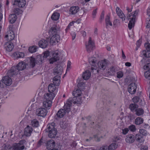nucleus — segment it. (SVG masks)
Instances as JSON below:
<instances>
[{
    "label": "nucleus",
    "instance_id": "bf43d9fd",
    "mask_svg": "<svg viewBox=\"0 0 150 150\" xmlns=\"http://www.w3.org/2000/svg\"><path fill=\"white\" fill-rule=\"evenodd\" d=\"M144 46L146 50L150 51V44L149 43H146L145 44Z\"/></svg>",
    "mask_w": 150,
    "mask_h": 150
},
{
    "label": "nucleus",
    "instance_id": "e2e57ef3",
    "mask_svg": "<svg viewBox=\"0 0 150 150\" xmlns=\"http://www.w3.org/2000/svg\"><path fill=\"white\" fill-rule=\"evenodd\" d=\"M43 143V139L42 138L41 139L39 140V141L38 142L37 144V146L38 147H39L41 146V145Z\"/></svg>",
    "mask_w": 150,
    "mask_h": 150
},
{
    "label": "nucleus",
    "instance_id": "9d476101",
    "mask_svg": "<svg viewBox=\"0 0 150 150\" xmlns=\"http://www.w3.org/2000/svg\"><path fill=\"white\" fill-rule=\"evenodd\" d=\"M12 3L13 5L23 7L25 4V0H12Z\"/></svg>",
    "mask_w": 150,
    "mask_h": 150
},
{
    "label": "nucleus",
    "instance_id": "69168bd1",
    "mask_svg": "<svg viewBox=\"0 0 150 150\" xmlns=\"http://www.w3.org/2000/svg\"><path fill=\"white\" fill-rule=\"evenodd\" d=\"M71 62L70 61H68L67 62V69H69L70 68L71 66Z\"/></svg>",
    "mask_w": 150,
    "mask_h": 150
},
{
    "label": "nucleus",
    "instance_id": "f3484780",
    "mask_svg": "<svg viewBox=\"0 0 150 150\" xmlns=\"http://www.w3.org/2000/svg\"><path fill=\"white\" fill-rule=\"evenodd\" d=\"M2 82L7 86L10 85L12 82L11 79L8 76H4L2 79Z\"/></svg>",
    "mask_w": 150,
    "mask_h": 150
},
{
    "label": "nucleus",
    "instance_id": "4468645a",
    "mask_svg": "<svg viewBox=\"0 0 150 150\" xmlns=\"http://www.w3.org/2000/svg\"><path fill=\"white\" fill-rule=\"evenodd\" d=\"M135 140V136L132 134L127 135L125 139V142L128 144H132L134 142Z\"/></svg>",
    "mask_w": 150,
    "mask_h": 150
},
{
    "label": "nucleus",
    "instance_id": "c03bdc74",
    "mask_svg": "<svg viewBox=\"0 0 150 150\" xmlns=\"http://www.w3.org/2000/svg\"><path fill=\"white\" fill-rule=\"evenodd\" d=\"M38 48V47H37L36 46L30 47L29 48V51L30 52L32 53H34L36 52Z\"/></svg>",
    "mask_w": 150,
    "mask_h": 150
},
{
    "label": "nucleus",
    "instance_id": "0eeeda50",
    "mask_svg": "<svg viewBox=\"0 0 150 150\" xmlns=\"http://www.w3.org/2000/svg\"><path fill=\"white\" fill-rule=\"evenodd\" d=\"M86 50L88 52H91L95 47L94 43L92 40L91 38L89 37L88 43L86 44Z\"/></svg>",
    "mask_w": 150,
    "mask_h": 150
},
{
    "label": "nucleus",
    "instance_id": "f8f14e48",
    "mask_svg": "<svg viewBox=\"0 0 150 150\" xmlns=\"http://www.w3.org/2000/svg\"><path fill=\"white\" fill-rule=\"evenodd\" d=\"M137 87L135 83H132L130 84L128 87V91L131 94L135 93L136 92Z\"/></svg>",
    "mask_w": 150,
    "mask_h": 150
},
{
    "label": "nucleus",
    "instance_id": "c9c22d12",
    "mask_svg": "<svg viewBox=\"0 0 150 150\" xmlns=\"http://www.w3.org/2000/svg\"><path fill=\"white\" fill-rule=\"evenodd\" d=\"M17 19V16L15 14H12L10 15L9 18V22L11 23H14Z\"/></svg>",
    "mask_w": 150,
    "mask_h": 150
},
{
    "label": "nucleus",
    "instance_id": "9b49d317",
    "mask_svg": "<svg viewBox=\"0 0 150 150\" xmlns=\"http://www.w3.org/2000/svg\"><path fill=\"white\" fill-rule=\"evenodd\" d=\"M51 37L50 39V43L52 45H54L58 43L60 40V37L59 35H55L50 36Z\"/></svg>",
    "mask_w": 150,
    "mask_h": 150
},
{
    "label": "nucleus",
    "instance_id": "37998d69",
    "mask_svg": "<svg viewBox=\"0 0 150 150\" xmlns=\"http://www.w3.org/2000/svg\"><path fill=\"white\" fill-rule=\"evenodd\" d=\"M59 18V13H54L51 16V19L54 20H57Z\"/></svg>",
    "mask_w": 150,
    "mask_h": 150
},
{
    "label": "nucleus",
    "instance_id": "4d7b16f0",
    "mask_svg": "<svg viewBox=\"0 0 150 150\" xmlns=\"http://www.w3.org/2000/svg\"><path fill=\"white\" fill-rule=\"evenodd\" d=\"M117 77L118 78H120L123 76V73L122 71H119L117 73Z\"/></svg>",
    "mask_w": 150,
    "mask_h": 150
},
{
    "label": "nucleus",
    "instance_id": "f704fd0d",
    "mask_svg": "<svg viewBox=\"0 0 150 150\" xmlns=\"http://www.w3.org/2000/svg\"><path fill=\"white\" fill-rule=\"evenodd\" d=\"M56 85L53 83H50L48 86V92L51 93H54V91L56 89Z\"/></svg>",
    "mask_w": 150,
    "mask_h": 150
},
{
    "label": "nucleus",
    "instance_id": "b1692460",
    "mask_svg": "<svg viewBox=\"0 0 150 150\" xmlns=\"http://www.w3.org/2000/svg\"><path fill=\"white\" fill-rule=\"evenodd\" d=\"M55 146V142L54 140L51 139L48 141L46 144L47 148L48 149H51L54 148Z\"/></svg>",
    "mask_w": 150,
    "mask_h": 150
},
{
    "label": "nucleus",
    "instance_id": "ea45409f",
    "mask_svg": "<svg viewBox=\"0 0 150 150\" xmlns=\"http://www.w3.org/2000/svg\"><path fill=\"white\" fill-rule=\"evenodd\" d=\"M144 121L143 119L140 117H138L135 120V122L136 125H139L142 124Z\"/></svg>",
    "mask_w": 150,
    "mask_h": 150
},
{
    "label": "nucleus",
    "instance_id": "c756f323",
    "mask_svg": "<svg viewBox=\"0 0 150 150\" xmlns=\"http://www.w3.org/2000/svg\"><path fill=\"white\" fill-rule=\"evenodd\" d=\"M62 67L59 66L58 67L57 66L54 68L53 73L54 75H57V74H58L59 76L62 74Z\"/></svg>",
    "mask_w": 150,
    "mask_h": 150
},
{
    "label": "nucleus",
    "instance_id": "423d86ee",
    "mask_svg": "<svg viewBox=\"0 0 150 150\" xmlns=\"http://www.w3.org/2000/svg\"><path fill=\"white\" fill-rule=\"evenodd\" d=\"M51 53L52 54V57L49 59L50 64H53L59 59V53L57 50L52 51Z\"/></svg>",
    "mask_w": 150,
    "mask_h": 150
},
{
    "label": "nucleus",
    "instance_id": "a878e982",
    "mask_svg": "<svg viewBox=\"0 0 150 150\" xmlns=\"http://www.w3.org/2000/svg\"><path fill=\"white\" fill-rule=\"evenodd\" d=\"M27 64L23 62H19L17 66V68L19 71L25 69L26 67Z\"/></svg>",
    "mask_w": 150,
    "mask_h": 150
},
{
    "label": "nucleus",
    "instance_id": "7ed1b4c3",
    "mask_svg": "<svg viewBox=\"0 0 150 150\" xmlns=\"http://www.w3.org/2000/svg\"><path fill=\"white\" fill-rule=\"evenodd\" d=\"M89 62L91 65V72L96 74L98 72V70L97 69V67H96V64L97 59L95 57H91L89 58Z\"/></svg>",
    "mask_w": 150,
    "mask_h": 150
},
{
    "label": "nucleus",
    "instance_id": "2eb2a0df",
    "mask_svg": "<svg viewBox=\"0 0 150 150\" xmlns=\"http://www.w3.org/2000/svg\"><path fill=\"white\" fill-rule=\"evenodd\" d=\"M19 71L17 68L16 67H12L11 69L9 70L7 73L8 75L11 76L13 75H16Z\"/></svg>",
    "mask_w": 150,
    "mask_h": 150
},
{
    "label": "nucleus",
    "instance_id": "7c9ffc66",
    "mask_svg": "<svg viewBox=\"0 0 150 150\" xmlns=\"http://www.w3.org/2000/svg\"><path fill=\"white\" fill-rule=\"evenodd\" d=\"M105 25L106 28H107L108 26H112V24L110 20V16L109 15H107L106 16L105 18Z\"/></svg>",
    "mask_w": 150,
    "mask_h": 150
},
{
    "label": "nucleus",
    "instance_id": "412c9836",
    "mask_svg": "<svg viewBox=\"0 0 150 150\" xmlns=\"http://www.w3.org/2000/svg\"><path fill=\"white\" fill-rule=\"evenodd\" d=\"M33 129L32 127L29 125L27 126L25 129L24 134L27 137H29L30 136L33 131Z\"/></svg>",
    "mask_w": 150,
    "mask_h": 150
},
{
    "label": "nucleus",
    "instance_id": "f257e3e1",
    "mask_svg": "<svg viewBox=\"0 0 150 150\" xmlns=\"http://www.w3.org/2000/svg\"><path fill=\"white\" fill-rule=\"evenodd\" d=\"M138 12L137 11H135L129 14L127 17L128 20L130 19L128 24L129 29L131 30L134 25L136 16L137 15Z\"/></svg>",
    "mask_w": 150,
    "mask_h": 150
},
{
    "label": "nucleus",
    "instance_id": "864d4df0",
    "mask_svg": "<svg viewBox=\"0 0 150 150\" xmlns=\"http://www.w3.org/2000/svg\"><path fill=\"white\" fill-rule=\"evenodd\" d=\"M105 13L104 11H102L101 14L100 15L99 21L100 22H101L104 19V16Z\"/></svg>",
    "mask_w": 150,
    "mask_h": 150
},
{
    "label": "nucleus",
    "instance_id": "de8ad7c7",
    "mask_svg": "<svg viewBox=\"0 0 150 150\" xmlns=\"http://www.w3.org/2000/svg\"><path fill=\"white\" fill-rule=\"evenodd\" d=\"M35 64L36 63L35 58L31 57L30 59V66L32 68L34 67L35 65Z\"/></svg>",
    "mask_w": 150,
    "mask_h": 150
},
{
    "label": "nucleus",
    "instance_id": "6ab92c4d",
    "mask_svg": "<svg viewBox=\"0 0 150 150\" xmlns=\"http://www.w3.org/2000/svg\"><path fill=\"white\" fill-rule=\"evenodd\" d=\"M13 56L15 59H18L20 58H23L25 56V54L23 52H16L13 54Z\"/></svg>",
    "mask_w": 150,
    "mask_h": 150
},
{
    "label": "nucleus",
    "instance_id": "f03ea898",
    "mask_svg": "<svg viewBox=\"0 0 150 150\" xmlns=\"http://www.w3.org/2000/svg\"><path fill=\"white\" fill-rule=\"evenodd\" d=\"M13 25H10L9 26V30L8 31L7 34L5 36V38L8 39V40L9 41L13 40V42L16 43V40L14 39L15 35Z\"/></svg>",
    "mask_w": 150,
    "mask_h": 150
},
{
    "label": "nucleus",
    "instance_id": "473e14b6",
    "mask_svg": "<svg viewBox=\"0 0 150 150\" xmlns=\"http://www.w3.org/2000/svg\"><path fill=\"white\" fill-rule=\"evenodd\" d=\"M91 75V73L88 70H86L83 73L82 77L83 79L87 80L88 79Z\"/></svg>",
    "mask_w": 150,
    "mask_h": 150
},
{
    "label": "nucleus",
    "instance_id": "680f3d73",
    "mask_svg": "<svg viewBox=\"0 0 150 150\" xmlns=\"http://www.w3.org/2000/svg\"><path fill=\"white\" fill-rule=\"evenodd\" d=\"M129 131V129L127 128H125L122 129V133L123 134H126Z\"/></svg>",
    "mask_w": 150,
    "mask_h": 150
},
{
    "label": "nucleus",
    "instance_id": "e433bc0d",
    "mask_svg": "<svg viewBox=\"0 0 150 150\" xmlns=\"http://www.w3.org/2000/svg\"><path fill=\"white\" fill-rule=\"evenodd\" d=\"M57 129L53 130L50 132H48V136L51 138H53L55 137L57 133Z\"/></svg>",
    "mask_w": 150,
    "mask_h": 150
},
{
    "label": "nucleus",
    "instance_id": "1a4fd4ad",
    "mask_svg": "<svg viewBox=\"0 0 150 150\" xmlns=\"http://www.w3.org/2000/svg\"><path fill=\"white\" fill-rule=\"evenodd\" d=\"M59 28L55 24H54L51 27L49 31V33L50 36L59 35L58 31Z\"/></svg>",
    "mask_w": 150,
    "mask_h": 150
},
{
    "label": "nucleus",
    "instance_id": "6e6552de",
    "mask_svg": "<svg viewBox=\"0 0 150 150\" xmlns=\"http://www.w3.org/2000/svg\"><path fill=\"white\" fill-rule=\"evenodd\" d=\"M35 113L38 116L44 117L47 114V110L44 108H40L36 110Z\"/></svg>",
    "mask_w": 150,
    "mask_h": 150
},
{
    "label": "nucleus",
    "instance_id": "a211bd4d",
    "mask_svg": "<svg viewBox=\"0 0 150 150\" xmlns=\"http://www.w3.org/2000/svg\"><path fill=\"white\" fill-rule=\"evenodd\" d=\"M55 97V94L54 93L49 92L45 93L44 95V99L46 100H48L52 101Z\"/></svg>",
    "mask_w": 150,
    "mask_h": 150
},
{
    "label": "nucleus",
    "instance_id": "2f4dec72",
    "mask_svg": "<svg viewBox=\"0 0 150 150\" xmlns=\"http://www.w3.org/2000/svg\"><path fill=\"white\" fill-rule=\"evenodd\" d=\"M81 94V91L79 89H75L72 93L74 97H80Z\"/></svg>",
    "mask_w": 150,
    "mask_h": 150
},
{
    "label": "nucleus",
    "instance_id": "8fccbe9b",
    "mask_svg": "<svg viewBox=\"0 0 150 150\" xmlns=\"http://www.w3.org/2000/svg\"><path fill=\"white\" fill-rule=\"evenodd\" d=\"M13 12L16 15V14L18 15L19 13H21V10L19 8H15L14 9Z\"/></svg>",
    "mask_w": 150,
    "mask_h": 150
},
{
    "label": "nucleus",
    "instance_id": "bb28decb",
    "mask_svg": "<svg viewBox=\"0 0 150 150\" xmlns=\"http://www.w3.org/2000/svg\"><path fill=\"white\" fill-rule=\"evenodd\" d=\"M55 124L53 123H52L51 124H48L47 126V128L45 129L46 132H49L53 130L57 129L55 127Z\"/></svg>",
    "mask_w": 150,
    "mask_h": 150
},
{
    "label": "nucleus",
    "instance_id": "09e8293b",
    "mask_svg": "<svg viewBox=\"0 0 150 150\" xmlns=\"http://www.w3.org/2000/svg\"><path fill=\"white\" fill-rule=\"evenodd\" d=\"M144 75L145 77L148 79H150V69L144 73Z\"/></svg>",
    "mask_w": 150,
    "mask_h": 150
},
{
    "label": "nucleus",
    "instance_id": "79ce46f5",
    "mask_svg": "<svg viewBox=\"0 0 150 150\" xmlns=\"http://www.w3.org/2000/svg\"><path fill=\"white\" fill-rule=\"evenodd\" d=\"M138 105L135 104H132L129 105V108L131 110L133 111L134 110L135 111L137 109Z\"/></svg>",
    "mask_w": 150,
    "mask_h": 150
},
{
    "label": "nucleus",
    "instance_id": "774afa93",
    "mask_svg": "<svg viewBox=\"0 0 150 150\" xmlns=\"http://www.w3.org/2000/svg\"><path fill=\"white\" fill-rule=\"evenodd\" d=\"M147 22H146L147 25L146 27L148 28H150V19L148 20H147Z\"/></svg>",
    "mask_w": 150,
    "mask_h": 150
},
{
    "label": "nucleus",
    "instance_id": "3c124183",
    "mask_svg": "<svg viewBox=\"0 0 150 150\" xmlns=\"http://www.w3.org/2000/svg\"><path fill=\"white\" fill-rule=\"evenodd\" d=\"M129 129L132 132H134L136 130L135 126L133 125L130 126L129 127Z\"/></svg>",
    "mask_w": 150,
    "mask_h": 150
},
{
    "label": "nucleus",
    "instance_id": "cd10ccee",
    "mask_svg": "<svg viewBox=\"0 0 150 150\" xmlns=\"http://www.w3.org/2000/svg\"><path fill=\"white\" fill-rule=\"evenodd\" d=\"M36 63L40 64L44 60V57L43 55H39L37 56L36 58H35Z\"/></svg>",
    "mask_w": 150,
    "mask_h": 150
},
{
    "label": "nucleus",
    "instance_id": "5701e85b",
    "mask_svg": "<svg viewBox=\"0 0 150 150\" xmlns=\"http://www.w3.org/2000/svg\"><path fill=\"white\" fill-rule=\"evenodd\" d=\"M79 8L78 6H72L71 7L69 10L70 14L74 15L76 14L79 10Z\"/></svg>",
    "mask_w": 150,
    "mask_h": 150
},
{
    "label": "nucleus",
    "instance_id": "338daca9",
    "mask_svg": "<svg viewBox=\"0 0 150 150\" xmlns=\"http://www.w3.org/2000/svg\"><path fill=\"white\" fill-rule=\"evenodd\" d=\"M8 150H16L14 144L8 148Z\"/></svg>",
    "mask_w": 150,
    "mask_h": 150
},
{
    "label": "nucleus",
    "instance_id": "393cba45",
    "mask_svg": "<svg viewBox=\"0 0 150 150\" xmlns=\"http://www.w3.org/2000/svg\"><path fill=\"white\" fill-rule=\"evenodd\" d=\"M52 103V101L46 100L44 99L43 103V105L46 108L49 109L51 106Z\"/></svg>",
    "mask_w": 150,
    "mask_h": 150
},
{
    "label": "nucleus",
    "instance_id": "20e7f679",
    "mask_svg": "<svg viewBox=\"0 0 150 150\" xmlns=\"http://www.w3.org/2000/svg\"><path fill=\"white\" fill-rule=\"evenodd\" d=\"M81 102V97H74L73 98H69L67 101L66 104L68 106H69L70 109V107L72 103L80 104Z\"/></svg>",
    "mask_w": 150,
    "mask_h": 150
},
{
    "label": "nucleus",
    "instance_id": "5fc2aeb1",
    "mask_svg": "<svg viewBox=\"0 0 150 150\" xmlns=\"http://www.w3.org/2000/svg\"><path fill=\"white\" fill-rule=\"evenodd\" d=\"M140 133L143 135H146L147 134V132L144 129H141L139 131Z\"/></svg>",
    "mask_w": 150,
    "mask_h": 150
},
{
    "label": "nucleus",
    "instance_id": "a19ab883",
    "mask_svg": "<svg viewBox=\"0 0 150 150\" xmlns=\"http://www.w3.org/2000/svg\"><path fill=\"white\" fill-rule=\"evenodd\" d=\"M135 114L137 115L140 116L143 114L144 111L143 109L139 108L135 110Z\"/></svg>",
    "mask_w": 150,
    "mask_h": 150
},
{
    "label": "nucleus",
    "instance_id": "dca6fc26",
    "mask_svg": "<svg viewBox=\"0 0 150 150\" xmlns=\"http://www.w3.org/2000/svg\"><path fill=\"white\" fill-rule=\"evenodd\" d=\"M24 140L20 141L18 143L14 144L16 150H22L24 149V146L23 144L24 143Z\"/></svg>",
    "mask_w": 150,
    "mask_h": 150
},
{
    "label": "nucleus",
    "instance_id": "c85d7f7f",
    "mask_svg": "<svg viewBox=\"0 0 150 150\" xmlns=\"http://www.w3.org/2000/svg\"><path fill=\"white\" fill-rule=\"evenodd\" d=\"M60 76L59 75L56 76L53 79V84L56 86H58L60 84Z\"/></svg>",
    "mask_w": 150,
    "mask_h": 150
},
{
    "label": "nucleus",
    "instance_id": "72a5a7b5",
    "mask_svg": "<svg viewBox=\"0 0 150 150\" xmlns=\"http://www.w3.org/2000/svg\"><path fill=\"white\" fill-rule=\"evenodd\" d=\"M6 45V50L10 52L12 51L13 48V44L10 42H7Z\"/></svg>",
    "mask_w": 150,
    "mask_h": 150
},
{
    "label": "nucleus",
    "instance_id": "ddd939ff",
    "mask_svg": "<svg viewBox=\"0 0 150 150\" xmlns=\"http://www.w3.org/2000/svg\"><path fill=\"white\" fill-rule=\"evenodd\" d=\"M107 63L105 59L99 61L98 63V68L100 69L105 70L107 66Z\"/></svg>",
    "mask_w": 150,
    "mask_h": 150
},
{
    "label": "nucleus",
    "instance_id": "4be33fe9",
    "mask_svg": "<svg viewBox=\"0 0 150 150\" xmlns=\"http://www.w3.org/2000/svg\"><path fill=\"white\" fill-rule=\"evenodd\" d=\"M49 44L48 41L47 40L42 39L40 40L38 43L40 47L45 48Z\"/></svg>",
    "mask_w": 150,
    "mask_h": 150
},
{
    "label": "nucleus",
    "instance_id": "a18cd8bd",
    "mask_svg": "<svg viewBox=\"0 0 150 150\" xmlns=\"http://www.w3.org/2000/svg\"><path fill=\"white\" fill-rule=\"evenodd\" d=\"M142 53L143 56L146 57H150V51L147 50H144L143 51Z\"/></svg>",
    "mask_w": 150,
    "mask_h": 150
},
{
    "label": "nucleus",
    "instance_id": "4c0bfd02",
    "mask_svg": "<svg viewBox=\"0 0 150 150\" xmlns=\"http://www.w3.org/2000/svg\"><path fill=\"white\" fill-rule=\"evenodd\" d=\"M135 138L137 142L140 143L143 142L144 141V139L140 135L136 134L135 136Z\"/></svg>",
    "mask_w": 150,
    "mask_h": 150
},
{
    "label": "nucleus",
    "instance_id": "052dcab7",
    "mask_svg": "<svg viewBox=\"0 0 150 150\" xmlns=\"http://www.w3.org/2000/svg\"><path fill=\"white\" fill-rule=\"evenodd\" d=\"M144 69H150V63L147 64L143 67Z\"/></svg>",
    "mask_w": 150,
    "mask_h": 150
},
{
    "label": "nucleus",
    "instance_id": "39448f33",
    "mask_svg": "<svg viewBox=\"0 0 150 150\" xmlns=\"http://www.w3.org/2000/svg\"><path fill=\"white\" fill-rule=\"evenodd\" d=\"M70 111V109L66 104L64 106L63 109H60L57 113L58 117L61 118L63 117L66 113H68Z\"/></svg>",
    "mask_w": 150,
    "mask_h": 150
},
{
    "label": "nucleus",
    "instance_id": "6e6d98bb",
    "mask_svg": "<svg viewBox=\"0 0 150 150\" xmlns=\"http://www.w3.org/2000/svg\"><path fill=\"white\" fill-rule=\"evenodd\" d=\"M99 150H109L108 146L106 145H104L101 147Z\"/></svg>",
    "mask_w": 150,
    "mask_h": 150
},
{
    "label": "nucleus",
    "instance_id": "0e129e2a",
    "mask_svg": "<svg viewBox=\"0 0 150 150\" xmlns=\"http://www.w3.org/2000/svg\"><path fill=\"white\" fill-rule=\"evenodd\" d=\"M148 147L145 145H142V146L140 149L141 150H148Z\"/></svg>",
    "mask_w": 150,
    "mask_h": 150
},
{
    "label": "nucleus",
    "instance_id": "58836bf2",
    "mask_svg": "<svg viewBox=\"0 0 150 150\" xmlns=\"http://www.w3.org/2000/svg\"><path fill=\"white\" fill-rule=\"evenodd\" d=\"M31 125L34 127H38L39 125V122L36 119H34L31 121Z\"/></svg>",
    "mask_w": 150,
    "mask_h": 150
},
{
    "label": "nucleus",
    "instance_id": "49530a36",
    "mask_svg": "<svg viewBox=\"0 0 150 150\" xmlns=\"http://www.w3.org/2000/svg\"><path fill=\"white\" fill-rule=\"evenodd\" d=\"M117 145L115 143H112L108 146L109 150H114L117 148Z\"/></svg>",
    "mask_w": 150,
    "mask_h": 150
},
{
    "label": "nucleus",
    "instance_id": "603ef678",
    "mask_svg": "<svg viewBox=\"0 0 150 150\" xmlns=\"http://www.w3.org/2000/svg\"><path fill=\"white\" fill-rule=\"evenodd\" d=\"M50 54V52L48 51H46L44 52L43 55V56L44 57V58H47L49 56Z\"/></svg>",
    "mask_w": 150,
    "mask_h": 150
},
{
    "label": "nucleus",
    "instance_id": "aec40b11",
    "mask_svg": "<svg viewBox=\"0 0 150 150\" xmlns=\"http://www.w3.org/2000/svg\"><path fill=\"white\" fill-rule=\"evenodd\" d=\"M116 12L119 17L121 18L122 21H124L125 20V14L123 13L122 11L118 7H116Z\"/></svg>",
    "mask_w": 150,
    "mask_h": 150
},
{
    "label": "nucleus",
    "instance_id": "13d9d810",
    "mask_svg": "<svg viewBox=\"0 0 150 150\" xmlns=\"http://www.w3.org/2000/svg\"><path fill=\"white\" fill-rule=\"evenodd\" d=\"M132 100L134 103H136L139 101V98L138 96H135L133 98Z\"/></svg>",
    "mask_w": 150,
    "mask_h": 150
}]
</instances>
